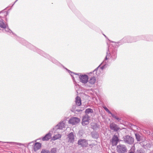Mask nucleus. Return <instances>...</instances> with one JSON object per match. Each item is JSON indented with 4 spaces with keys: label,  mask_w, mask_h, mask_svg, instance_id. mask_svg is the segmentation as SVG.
I'll return each instance as SVG.
<instances>
[{
    "label": "nucleus",
    "mask_w": 153,
    "mask_h": 153,
    "mask_svg": "<svg viewBox=\"0 0 153 153\" xmlns=\"http://www.w3.org/2000/svg\"><path fill=\"white\" fill-rule=\"evenodd\" d=\"M111 47L112 46H111L108 47V48L106 52V55L105 59L102 63V64L103 65L102 67H101V68L102 70L104 69L106 66L107 62L106 60L109 58L111 55L110 53V51H112L111 53L112 54V58L115 59L117 58V48L116 47L115 48H114L113 46H112V48H111Z\"/></svg>",
    "instance_id": "obj_1"
},
{
    "label": "nucleus",
    "mask_w": 153,
    "mask_h": 153,
    "mask_svg": "<svg viewBox=\"0 0 153 153\" xmlns=\"http://www.w3.org/2000/svg\"><path fill=\"white\" fill-rule=\"evenodd\" d=\"M142 39L146 40L148 41L151 40L148 38H146L145 36H137L135 37L129 36H126L124 37L120 41L122 43L126 42L131 43L135 42L137 41Z\"/></svg>",
    "instance_id": "obj_2"
},
{
    "label": "nucleus",
    "mask_w": 153,
    "mask_h": 153,
    "mask_svg": "<svg viewBox=\"0 0 153 153\" xmlns=\"http://www.w3.org/2000/svg\"><path fill=\"white\" fill-rule=\"evenodd\" d=\"M100 69L102 70L100 65L93 71V73L94 75L93 77L90 78L89 80H88V82L85 85L87 87H91L95 84L96 81L95 77L96 75H98L97 74V71H98Z\"/></svg>",
    "instance_id": "obj_3"
},
{
    "label": "nucleus",
    "mask_w": 153,
    "mask_h": 153,
    "mask_svg": "<svg viewBox=\"0 0 153 153\" xmlns=\"http://www.w3.org/2000/svg\"><path fill=\"white\" fill-rule=\"evenodd\" d=\"M123 141L125 143L131 145L134 143V139L130 136L126 135L123 137Z\"/></svg>",
    "instance_id": "obj_4"
},
{
    "label": "nucleus",
    "mask_w": 153,
    "mask_h": 153,
    "mask_svg": "<svg viewBox=\"0 0 153 153\" xmlns=\"http://www.w3.org/2000/svg\"><path fill=\"white\" fill-rule=\"evenodd\" d=\"M0 27L2 28L3 31L10 33L11 32L13 34L12 31L8 28V25L1 21H0Z\"/></svg>",
    "instance_id": "obj_5"
},
{
    "label": "nucleus",
    "mask_w": 153,
    "mask_h": 153,
    "mask_svg": "<svg viewBox=\"0 0 153 153\" xmlns=\"http://www.w3.org/2000/svg\"><path fill=\"white\" fill-rule=\"evenodd\" d=\"M117 150L119 153H124L126 152L127 149L124 145H119L117 146Z\"/></svg>",
    "instance_id": "obj_6"
},
{
    "label": "nucleus",
    "mask_w": 153,
    "mask_h": 153,
    "mask_svg": "<svg viewBox=\"0 0 153 153\" xmlns=\"http://www.w3.org/2000/svg\"><path fill=\"white\" fill-rule=\"evenodd\" d=\"M65 127V123L64 121H62L57 124L53 128V130L57 129H62Z\"/></svg>",
    "instance_id": "obj_7"
},
{
    "label": "nucleus",
    "mask_w": 153,
    "mask_h": 153,
    "mask_svg": "<svg viewBox=\"0 0 153 153\" xmlns=\"http://www.w3.org/2000/svg\"><path fill=\"white\" fill-rule=\"evenodd\" d=\"M79 78L80 81L82 83L87 84L88 79V75H80Z\"/></svg>",
    "instance_id": "obj_8"
},
{
    "label": "nucleus",
    "mask_w": 153,
    "mask_h": 153,
    "mask_svg": "<svg viewBox=\"0 0 153 153\" xmlns=\"http://www.w3.org/2000/svg\"><path fill=\"white\" fill-rule=\"evenodd\" d=\"M90 117L88 115H85L83 117L82 121V124L85 126L88 125L89 123Z\"/></svg>",
    "instance_id": "obj_9"
},
{
    "label": "nucleus",
    "mask_w": 153,
    "mask_h": 153,
    "mask_svg": "<svg viewBox=\"0 0 153 153\" xmlns=\"http://www.w3.org/2000/svg\"><path fill=\"white\" fill-rule=\"evenodd\" d=\"M79 122V119L76 117H73L69 120V123L72 125L76 124L78 123Z\"/></svg>",
    "instance_id": "obj_10"
},
{
    "label": "nucleus",
    "mask_w": 153,
    "mask_h": 153,
    "mask_svg": "<svg viewBox=\"0 0 153 153\" xmlns=\"http://www.w3.org/2000/svg\"><path fill=\"white\" fill-rule=\"evenodd\" d=\"M110 127L111 130L114 131H117L120 129L118 126L114 123L110 124Z\"/></svg>",
    "instance_id": "obj_11"
},
{
    "label": "nucleus",
    "mask_w": 153,
    "mask_h": 153,
    "mask_svg": "<svg viewBox=\"0 0 153 153\" xmlns=\"http://www.w3.org/2000/svg\"><path fill=\"white\" fill-rule=\"evenodd\" d=\"M78 143L79 145H81L82 146L86 147L88 145L87 141L86 140L82 139L78 141Z\"/></svg>",
    "instance_id": "obj_12"
},
{
    "label": "nucleus",
    "mask_w": 153,
    "mask_h": 153,
    "mask_svg": "<svg viewBox=\"0 0 153 153\" xmlns=\"http://www.w3.org/2000/svg\"><path fill=\"white\" fill-rule=\"evenodd\" d=\"M119 141V139L117 136L114 135L112 138L111 142L112 146H116L118 143Z\"/></svg>",
    "instance_id": "obj_13"
},
{
    "label": "nucleus",
    "mask_w": 153,
    "mask_h": 153,
    "mask_svg": "<svg viewBox=\"0 0 153 153\" xmlns=\"http://www.w3.org/2000/svg\"><path fill=\"white\" fill-rule=\"evenodd\" d=\"M68 142L73 143L74 140V135L73 132H71L68 135Z\"/></svg>",
    "instance_id": "obj_14"
},
{
    "label": "nucleus",
    "mask_w": 153,
    "mask_h": 153,
    "mask_svg": "<svg viewBox=\"0 0 153 153\" xmlns=\"http://www.w3.org/2000/svg\"><path fill=\"white\" fill-rule=\"evenodd\" d=\"M51 134L50 132L48 133L42 138V140L43 141L48 140L51 138Z\"/></svg>",
    "instance_id": "obj_15"
},
{
    "label": "nucleus",
    "mask_w": 153,
    "mask_h": 153,
    "mask_svg": "<svg viewBox=\"0 0 153 153\" xmlns=\"http://www.w3.org/2000/svg\"><path fill=\"white\" fill-rule=\"evenodd\" d=\"M41 147V144L39 143H35L33 147V149L35 151H36L39 149Z\"/></svg>",
    "instance_id": "obj_16"
},
{
    "label": "nucleus",
    "mask_w": 153,
    "mask_h": 153,
    "mask_svg": "<svg viewBox=\"0 0 153 153\" xmlns=\"http://www.w3.org/2000/svg\"><path fill=\"white\" fill-rule=\"evenodd\" d=\"M76 105H73L72 106V108L71 109V111L73 112L77 111L78 112H80L82 111L80 109H77L76 108H78V107Z\"/></svg>",
    "instance_id": "obj_17"
},
{
    "label": "nucleus",
    "mask_w": 153,
    "mask_h": 153,
    "mask_svg": "<svg viewBox=\"0 0 153 153\" xmlns=\"http://www.w3.org/2000/svg\"><path fill=\"white\" fill-rule=\"evenodd\" d=\"M76 104L77 106H80L81 105V99L79 97H77L76 98Z\"/></svg>",
    "instance_id": "obj_18"
},
{
    "label": "nucleus",
    "mask_w": 153,
    "mask_h": 153,
    "mask_svg": "<svg viewBox=\"0 0 153 153\" xmlns=\"http://www.w3.org/2000/svg\"><path fill=\"white\" fill-rule=\"evenodd\" d=\"M91 135L92 137L94 139H97L99 137V134L98 133L95 131H94L91 132Z\"/></svg>",
    "instance_id": "obj_19"
},
{
    "label": "nucleus",
    "mask_w": 153,
    "mask_h": 153,
    "mask_svg": "<svg viewBox=\"0 0 153 153\" xmlns=\"http://www.w3.org/2000/svg\"><path fill=\"white\" fill-rule=\"evenodd\" d=\"M93 112V110L91 108L86 109L85 111V115H88L90 113H92Z\"/></svg>",
    "instance_id": "obj_20"
},
{
    "label": "nucleus",
    "mask_w": 153,
    "mask_h": 153,
    "mask_svg": "<svg viewBox=\"0 0 153 153\" xmlns=\"http://www.w3.org/2000/svg\"><path fill=\"white\" fill-rule=\"evenodd\" d=\"M61 135L59 134H57L53 137V139L55 140L60 138L61 137Z\"/></svg>",
    "instance_id": "obj_21"
},
{
    "label": "nucleus",
    "mask_w": 153,
    "mask_h": 153,
    "mask_svg": "<svg viewBox=\"0 0 153 153\" xmlns=\"http://www.w3.org/2000/svg\"><path fill=\"white\" fill-rule=\"evenodd\" d=\"M92 128L94 130H96L97 128H99V125L96 123H94V125H92Z\"/></svg>",
    "instance_id": "obj_22"
},
{
    "label": "nucleus",
    "mask_w": 153,
    "mask_h": 153,
    "mask_svg": "<svg viewBox=\"0 0 153 153\" xmlns=\"http://www.w3.org/2000/svg\"><path fill=\"white\" fill-rule=\"evenodd\" d=\"M8 143H9L11 144H12V145H19L20 146L24 145L23 144L20 143L14 142H8Z\"/></svg>",
    "instance_id": "obj_23"
},
{
    "label": "nucleus",
    "mask_w": 153,
    "mask_h": 153,
    "mask_svg": "<svg viewBox=\"0 0 153 153\" xmlns=\"http://www.w3.org/2000/svg\"><path fill=\"white\" fill-rule=\"evenodd\" d=\"M66 69L68 71V72L71 75V76L72 77L74 81L75 80H74V77L73 76V75L74 74H75L76 75H77V74H75L73 72H71V71L70 70H68V69Z\"/></svg>",
    "instance_id": "obj_24"
},
{
    "label": "nucleus",
    "mask_w": 153,
    "mask_h": 153,
    "mask_svg": "<svg viewBox=\"0 0 153 153\" xmlns=\"http://www.w3.org/2000/svg\"><path fill=\"white\" fill-rule=\"evenodd\" d=\"M135 136L136 137V139L138 141H140V140H141L140 136L139 134H136V133L135 134Z\"/></svg>",
    "instance_id": "obj_25"
},
{
    "label": "nucleus",
    "mask_w": 153,
    "mask_h": 153,
    "mask_svg": "<svg viewBox=\"0 0 153 153\" xmlns=\"http://www.w3.org/2000/svg\"><path fill=\"white\" fill-rule=\"evenodd\" d=\"M57 152V149L56 148H54L51 149V153H56Z\"/></svg>",
    "instance_id": "obj_26"
},
{
    "label": "nucleus",
    "mask_w": 153,
    "mask_h": 153,
    "mask_svg": "<svg viewBox=\"0 0 153 153\" xmlns=\"http://www.w3.org/2000/svg\"><path fill=\"white\" fill-rule=\"evenodd\" d=\"M51 60L55 64L58 65L59 63L54 58H51Z\"/></svg>",
    "instance_id": "obj_27"
},
{
    "label": "nucleus",
    "mask_w": 153,
    "mask_h": 153,
    "mask_svg": "<svg viewBox=\"0 0 153 153\" xmlns=\"http://www.w3.org/2000/svg\"><path fill=\"white\" fill-rule=\"evenodd\" d=\"M41 153H50V152L48 150L42 149L41 151Z\"/></svg>",
    "instance_id": "obj_28"
},
{
    "label": "nucleus",
    "mask_w": 153,
    "mask_h": 153,
    "mask_svg": "<svg viewBox=\"0 0 153 153\" xmlns=\"http://www.w3.org/2000/svg\"><path fill=\"white\" fill-rule=\"evenodd\" d=\"M103 108H104V109L109 114H111V112L110 111H109L108 109L105 106H104L103 107Z\"/></svg>",
    "instance_id": "obj_29"
},
{
    "label": "nucleus",
    "mask_w": 153,
    "mask_h": 153,
    "mask_svg": "<svg viewBox=\"0 0 153 153\" xmlns=\"http://www.w3.org/2000/svg\"><path fill=\"white\" fill-rule=\"evenodd\" d=\"M39 53L40 54H41L42 55L44 56H45L44 55V54H45V53L43 51H40Z\"/></svg>",
    "instance_id": "obj_30"
},
{
    "label": "nucleus",
    "mask_w": 153,
    "mask_h": 153,
    "mask_svg": "<svg viewBox=\"0 0 153 153\" xmlns=\"http://www.w3.org/2000/svg\"><path fill=\"white\" fill-rule=\"evenodd\" d=\"M137 153H143L142 151L141 150H137Z\"/></svg>",
    "instance_id": "obj_31"
},
{
    "label": "nucleus",
    "mask_w": 153,
    "mask_h": 153,
    "mask_svg": "<svg viewBox=\"0 0 153 153\" xmlns=\"http://www.w3.org/2000/svg\"><path fill=\"white\" fill-rule=\"evenodd\" d=\"M112 117H113L114 118H115V117H116V116H115L113 114L111 113V114H110Z\"/></svg>",
    "instance_id": "obj_32"
},
{
    "label": "nucleus",
    "mask_w": 153,
    "mask_h": 153,
    "mask_svg": "<svg viewBox=\"0 0 153 153\" xmlns=\"http://www.w3.org/2000/svg\"><path fill=\"white\" fill-rule=\"evenodd\" d=\"M115 119H116V120H117L118 121H119L120 120V118H118V117H117L116 116V117L115 118Z\"/></svg>",
    "instance_id": "obj_33"
},
{
    "label": "nucleus",
    "mask_w": 153,
    "mask_h": 153,
    "mask_svg": "<svg viewBox=\"0 0 153 153\" xmlns=\"http://www.w3.org/2000/svg\"><path fill=\"white\" fill-rule=\"evenodd\" d=\"M128 153H134V152L133 151H131L129 152Z\"/></svg>",
    "instance_id": "obj_34"
},
{
    "label": "nucleus",
    "mask_w": 153,
    "mask_h": 153,
    "mask_svg": "<svg viewBox=\"0 0 153 153\" xmlns=\"http://www.w3.org/2000/svg\"><path fill=\"white\" fill-rule=\"evenodd\" d=\"M4 13V16H6V15H7V12H5Z\"/></svg>",
    "instance_id": "obj_35"
},
{
    "label": "nucleus",
    "mask_w": 153,
    "mask_h": 153,
    "mask_svg": "<svg viewBox=\"0 0 153 153\" xmlns=\"http://www.w3.org/2000/svg\"><path fill=\"white\" fill-rule=\"evenodd\" d=\"M33 143V142H31V143H28V145H29L30 143Z\"/></svg>",
    "instance_id": "obj_36"
},
{
    "label": "nucleus",
    "mask_w": 153,
    "mask_h": 153,
    "mask_svg": "<svg viewBox=\"0 0 153 153\" xmlns=\"http://www.w3.org/2000/svg\"><path fill=\"white\" fill-rule=\"evenodd\" d=\"M111 153H116L115 152H112Z\"/></svg>",
    "instance_id": "obj_37"
},
{
    "label": "nucleus",
    "mask_w": 153,
    "mask_h": 153,
    "mask_svg": "<svg viewBox=\"0 0 153 153\" xmlns=\"http://www.w3.org/2000/svg\"><path fill=\"white\" fill-rule=\"evenodd\" d=\"M104 35V36L105 37H106V36L105 35Z\"/></svg>",
    "instance_id": "obj_38"
},
{
    "label": "nucleus",
    "mask_w": 153,
    "mask_h": 153,
    "mask_svg": "<svg viewBox=\"0 0 153 153\" xmlns=\"http://www.w3.org/2000/svg\"><path fill=\"white\" fill-rule=\"evenodd\" d=\"M1 12H2V11H1V12H0V13H1Z\"/></svg>",
    "instance_id": "obj_39"
},
{
    "label": "nucleus",
    "mask_w": 153,
    "mask_h": 153,
    "mask_svg": "<svg viewBox=\"0 0 153 153\" xmlns=\"http://www.w3.org/2000/svg\"><path fill=\"white\" fill-rule=\"evenodd\" d=\"M1 12H2V11H1V12H0V13H1Z\"/></svg>",
    "instance_id": "obj_40"
},
{
    "label": "nucleus",
    "mask_w": 153,
    "mask_h": 153,
    "mask_svg": "<svg viewBox=\"0 0 153 153\" xmlns=\"http://www.w3.org/2000/svg\"><path fill=\"white\" fill-rule=\"evenodd\" d=\"M91 74H92V73H91Z\"/></svg>",
    "instance_id": "obj_41"
}]
</instances>
